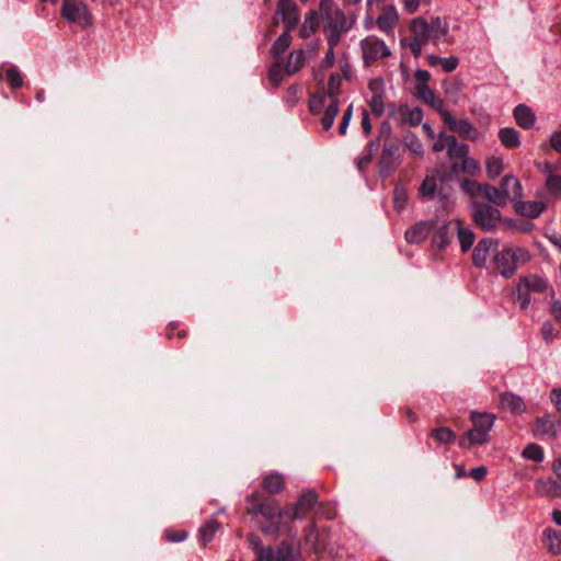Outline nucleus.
<instances>
[{"label": "nucleus", "instance_id": "obj_1", "mask_svg": "<svg viewBox=\"0 0 561 561\" xmlns=\"http://www.w3.org/2000/svg\"><path fill=\"white\" fill-rule=\"evenodd\" d=\"M496 415L490 412L471 411L469 421L472 428L468 430L458 438L460 449H471L474 446H482L490 442V432L492 431Z\"/></svg>", "mask_w": 561, "mask_h": 561}, {"label": "nucleus", "instance_id": "obj_2", "mask_svg": "<svg viewBox=\"0 0 561 561\" xmlns=\"http://www.w3.org/2000/svg\"><path fill=\"white\" fill-rule=\"evenodd\" d=\"M530 260L529 252L524 248L504 247L496 250L490 261L493 273L500 274L504 278H511L518 270V263H526Z\"/></svg>", "mask_w": 561, "mask_h": 561}, {"label": "nucleus", "instance_id": "obj_3", "mask_svg": "<svg viewBox=\"0 0 561 561\" xmlns=\"http://www.w3.org/2000/svg\"><path fill=\"white\" fill-rule=\"evenodd\" d=\"M470 206L472 208L471 219L481 231L494 232L497 225L504 220L500 209L489 203L472 201Z\"/></svg>", "mask_w": 561, "mask_h": 561}, {"label": "nucleus", "instance_id": "obj_4", "mask_svg": "<svg viewBox=\"0 0 561 561\" xmlns=\"http://www.w3.org/2000/svg\"><path fill=\"white\" fill-rule=\"evenodd\" d=\"M402 162L401 141L398 138L383 141L381 154L377 162L378 174L389 178Z\"/></svg>", "mask_w": 561, "mask_h": 561}, {"label": "nucleus", "instance_id": "obj_5", "mask_svg": "<svg viewBox=\"0 0 561 561\" xmlns=\"http://www.w3.org/2000/svg\"><path fill=\"white\" fill-rule=\"evenodd\" d=\"M248 507L247 512L251 517L262 516L265 524H270L275 519L278 510V503L271 496H265L260 492H253L245 497Z\"/></svg>", "mask_w": 561, "mask_h": 561}, {"label": "nucleus", "instance_id": "obj_6", "mask_svg": "<svg viewBox=\"0 0 561 561\" xmlns=\"http://www.w3.org/2000/svg\"><path fill=\"white\" fill-rule=\"evenodd\" d=\"M61 16L82 27L92 25L93 19L88 7L79 0H62Z\"/></svg>", "mask_w": 561, "mask_h": 561}, {"label": "nucleus", "instance_id": "obj_7", "mask_svg": "<svg viewBox=\"0 0 561 561\" xmlns=\"http://www.w3.org/2000/svg\"><path fill=\"white\" fill-rule=\"evenodd\" d=\"M500 247V242L494 238H482L479 240L477 245L472 250V265L480 270H489L491 268L490 261L494 256L497 248Z\"/></svg>", "mask_w": 561, "mask_h": 561}, {"label": "nucleus", "instance_id": "obj_8", "mask_svg": "<svg viewBox=\"0 0 561 561\" xmlns=\"http://www.w3.org/2000/svg\"><path fill=\"white\" fill-rule=\"evenodd\" d=\"M288 508V504H285L283 507H278L277 513L275 514V519L270 524H264L261 527L262 531L271 536L290 535L293 523L297 518L294 517L290 511H287Z\"/></svg>", "mask_w": 561, "mask_h": 561}, {"label": "nucleus", "instance_id": "obj_9", "mask_svg": "<svg viewBox=\"0 0 561 561\" xmlns=\"http://www.w3.org/2000/svg\"><path fill=\"white\" fill-rule=\"evenodd\" d=\"M294 517L297 519H306L308 515L319 504V494L314 489H307L301 492L297 501L294 503H287Z\"/></svg>", "mask_w": 561, "mask_h": 561}, {"label": "nucleus", "instance_id": "obj_10", "mask_svg": "<svg viewBox=\"0 0 561 561\" xmlns=\"http://www.w3.org/2000/svg\"><path fill=\"white\" fill-rule=\"evenodd\" d=\"M277 14H280L282 21L285 24V30L293 31L299 22V10L293 0H278Z\"/></svg>", "mask_w": 561, "mask_h": 561}, {"label": "nucleus", "instance_id": "obj_11", "mask_svg": "<svg viewBox=\"0 0 561 561\" xmlns=\"http://www.w3.org/2000/svg\"><path fill=\"white\" fill-rule=\"evenodd\" d=\"M436 227V220L419 221L405 231L404 238L410 244L421 243L427 239Z\"/></svg>", "mask_w": 561, "mask_h": 561}, {"label": "nucleus", "instance_id": "obj_12", "mask_svg": "<svg viewBox=\"0 0 561 561\" xmlns=\"http://www.w3.org/2000/svg\"><path fill=\"white\" fill-rule=\"evenodd\" d=\"M561 426L560 422H554L550 414H546L543 416H538L535 419L533 434L535 437H550L552 439L557 438L559 427Z\"/></svg>", "mask_w": 561, "mask_h": 561}, {"label": "nucleus", "instance_id": "obj_13", "mask_svg": "<svg viewBox=\"0 0 561 561\" xmlns=\"http://www.w3.org/2000/svg\"><path fill=\"white\" fill-rule=\"evenodd\" d=\"M501 194H503L506 203L508 201L514 202L517 198H523V187L519 180L511 174L504 175L500 185L497 186Z\"/></svg>", "mask_w": 561, "mask_h": 561}, {"label": "nucleus", "instance_id": "obj_14", "mask_svg": "<svg viewBox=\"0 0 561 561\" xmlns=\"http://www.w3.org/2000/svg\"><path fill=\"white\" fill-rule=\"evenodd\" d=\"M546 209V204L538 201L524 202L522 198L514 201V210L516 214L529 218H538Z\"/></svg>", "mask_w": 561, "mask_h": 561}, {"label": "nucleus", "instance_id": "obj_15", "mask_svg": "<svg viewBox=\"0 0 561 561\" xmlns=\"http://www.w3.org/2000/svg\"><path fill=\"white\" fill-rule=\"evenodd\" d=\"M501 409L511 412L514 415H518L525 412L526 404L523 398L514 392L506 391L500 394Z\"/></svg>", "mask_w": 561, "mask_h": 561}, {"label": "nucleus", "instance_id": "obj_16", "mask_svg": "<svg viewBox=\"0 0 561 561\" xmlns=\"http://www.w3.org/2000/svg\"><path fill=\"white\" fill-rule=\"evenodd\" d=\"M453 226H455V219L445 222L435 230L432 242L437 249L445 250L451 243L456 231Z\"/></svg>", "mask_w": 561, "mask_h": 561}, {"label": "nucleus", "instance_id": "obj_17", "mask_svg": "<svg viewBox=\"0 0 561 561\" xmlns=\"http://www.w3.org/2000/svg\"><path fill=\"white\" fill-rule=\"evenodd\" d=\"M513 117L516 124L525 130L533 128L536 123L535 112L526 104L516 105L513 110Z\"/></svg>", "mask_w": 561, "mask_h": 561}, {"label": "nucleus", "instance_id": "obj_18", "mask_svg": "<svg viewBox=\"0 0 561 561\" xmlns=\"http://www.w3.org/2000/svg\"><path fill=\"white\" fill-rule=\"evenodd\" d=\"M419 194L428 201H432L436 194L440 201H446L448 197L447 194L443 193V190L437 191L436 178L433 175H426L423 179L419 187Z\"/></svg>", "mask_w": 561, "mask_h": 561}, {"label": "nucleus", "instance_id": "obj_19", "mask_svg": "<svg viewBox=\"0 0 561 561\" xmlns=\"http://www.w3.org/2000/svg\"><path fill=\"white\" fill-rule=\"evenodd\" d=\"M517 283L529 293H543L548 288V280L538 274L520 276Z\"/></svg>", "mask_w": 561, "mask_h": 561}, {"label": "nucleus", "instance_id": "obj_20", "mask_svg": "<svg viewBox=\"0 0 561 561\" xmlns=\"http://www.w3.org/2000/svg\"><path fill=\"white\" fill-rule=\"evenodd\" d=\"M455 229L457 231V238L460 244L461 252H468L476 240L474 232L462 226V221L460 219H455Z\"/></svg>", "mask_w": 561, "mask_h": 561}, {"label": "nucleus", "instance_id": "obj_21", "mask_svg": "<svg viewBox=\"0 0 561 561\" xmlns=\"http://www.w3.org/2000/svg\"><path fill=\"white\" fill-rule=\"evenodd\" d=\"M305 541L313 551L320 552L325 549V542L321 539L316 522H311L305 528Z\"/></svg>", "mask_w": 561, "mask_h": 561}, {"label": "nucleus", "instance_id": "obj_22", "mask_svg": "<svg viewBox=\"0 0 561 561\" xmlns=\"http://www.w3.org/2000/svg\"><path fill=\"white\" fill-rule=\"evenodd\" d=\"M411 31L414 35L412 39H415V41H419V42L425 43V44H427L430 42V38L432 36L431 30H430V24L424 18H422V16L414 18L411 21Z\"/></svg>", "mask_w": 561, "mask_h": 561}, {"label": "nucleus", "instance_id": "obj_23", "mask_svg": "<svg viewBox=\"0 0 561 561\" xmlns=\"http://www.w3.org/2000/svg\"><path fill=\"white\" fill-rule=\"evenodd\" d=\"M399 15L393 5L383 8L382 12L378 15L376 23L378 27L383 32H389L393 28L398 22Z\"/></svg>", "mask_w": 561, "mask_h": 561}, {"label": "nucleus", "instance_id": "obj_24", "mask_svg": "<svg viewBox=\"0 0 561 561\" xmlns=\"http://www.w3.org/2000/svg\"><path fill=\"white\" fill-rule=\"evenodd\" d=\"M5 79L8 84L16 90L23 87L24 77L16 66H9L8 68H0V80Z\"/></svg>", "mask_w": 561, "mask_h": 561}, {"label": "nucleus", "instance_id": "obj_25", "mask_svg": "<svg viewBox=\"0 0 561 561\" xmlns=\"http://www.w3.org/2000/svg\"><path fill=\"white\" fill-rule=\"evenodd\" d=\"M497 137L506 149H516L520 146V137L517 129L513 127H503L499 130Z\"/></svg>", "mask_w": 561, "mask_h": 561}, {"label": "nucleus", "instance_id": "obj_26", "mask_svg": "<svg viewBox=\"0 0 561 561\" xmlns=\"http://www.w3.org/2000/svg\"><path fill=\"white\" fill-rule=\"evenodd\" d=\"M261 485L268 494H277L284 490L285 481L282 474L273 472L263 478Z\"/></svg>", "mask_w": 561, "mask_h": 561}, {"label": "nucleus", "instance_id": "obj_27", "mask_svg": "<svg viewBox=\"0 0 561 561\" xmlns=\"http://www.w3.org/2000/svg\"><path fill=\"white\" fill-rule=\"evenodd\" d=\"M479 187L482 188L481 195L489 202V204H493V206L496 208L507 205L503 194H501L496 186H493L489 183H483L482 186Z\"/></svg>", "mask_w": 561, "mask_h": 561}, {"label": "nucleus", "instance_id": "obj_28", "mask_svg": "<svg viewBox=\"0 0 561 561\" xmlns=\"http://www.w3.org/2000/svg\"><path fill=\"white\" fill-rule=\"evenodd\" d=\"M320 23H319V14L317 11L311 10L309 11L306 16L305 21L299 30V35L302 38L310 37L319 30Z\"/></svg>", "mask_w": 561, "mask_h": 561}, {"label": "nucleus", "instance_id": "obj_29", "mask_svg": "<svg viewBox=\"0 0 561 561\" xmlns=\"http://www.w3.org/2000/svg\"><path fill=\"white\" fill-rule=\"evenodd\" d=\"M379 41H365L362 43L363 61L366 67L371 66L375 61L380 59V49L378 48Z\"/></svg>", "mask_w": 561, "mask_h": 561}, {"label": "nucleus", "instance_id": "obj_30", "mask_svg": "<svg viewBox=\"0 0 561 561\" xmlns=\"http://www.w3.org/2000/svg\"><path fill=\"white\" fill-rule=\"evenodd\" d=\"M428 435L442 445H451L456 440L458 442L456 433L447 426L435 427L431 430Z\"/></svg>", "mask_w": 561, "mask_h": 561}, {"label": "nucleus", "instance_id": "obj_31", "mask_svg": "<svg viewBox=\"0 0 561 561\" xmlns=\"http://www.w3.org/2000/svg\"><path fill=\"white\" fill-rule=\"evenodd\" d=\"M291 31L285 30L272 44V47L270 49V54L273 58L279 59L282 55L288 49L290 43H291Z\"/></svg>", "mask_w": 561, "mask_h": 561}, {"label": "nucleus", "instance_id": "obj_32", "mask_svg": "<svg viewBox=\"0 0 561 561\" xmlns=\"http://www.w3.org/2000/svg\"><path fill=\"white\" fill-rule=\"evenodd\" d=\"M220 527V523L215 518H210L203 526H201L198 529V538L204 547L214 539L217 530Z\"/></svg>", "mask_w": 561, "mask_h": 561}, {"label": "nucleus", "instance_id": "obj_33", "mask_svg": "<svg viewBox=\"0 0 561 561\" xmlns=\"http://www.w3.org/2000/svg\"><path fill=\"white\" fill-rule=\"evenodd\" d=\"M305 64V53L302 49L294 50L288 55L285 66V73L293 76L297 73Z\"/></svg>", "mask_w": 561, "mask_h": 561}, {"label": "nucleus", "instance_id": "obj_34", "mask_svg": "<svg viewBox=\"0 0 561 561\" xmlns=\"http://www.w3.org/2000/svg\"><path fill=\"white\" fill-rule=\"evenodd\" d=\"M450 148L447 150V158L463 160L469 156V146L465 142H458L455 136H449Z\"/></svg>", "mask_w": 561, "mask_h": 561}, {"label": "nucleus", "instance_id": "obj_35", "mask_svg": "<svg viewBox=\"0 0 561 561\" xmlns=\"http://www.w3.org/2000/svg\"><path fill=\"white\" fill-rule=\"evenodd\" d=\"M324 21L327 28H337L342 31H350L352 28V24L347 23L345 13L339 8L334 9L330 20Z\"/></svg>", "mask_w": 561, "mask_h": 561}, {"label": "nucleus", "instance_id": "obj_36", "mask_svg": "<svg viewBox=\"0 0 561 561\" xmlns=\"http://www.w3.org/2000/svg\"><path fill=\"white\" fill-rule=\"evenodd\" d=\"M431 35L433 36L434 42L439 41L443 37H446L449 32V25L445 19L439 16L432 18L428 22Z\"/></svg>", "mask_w": 561, "mask_h": 561}, {"label": "nucleus", "instance_id": "obj_37", "mask_svg": "<svg viewBox=\"0 0 561 561\" xmlns=\"http://www.w3.org/2000/svg\"><path fill=\"white\" fill-rule=\"evenodd\" d=\"M543 537L547 540V547L552 554L561 556V531L553 528H546Z\"/></svg>", "mask_w": 561, "mask_h": 561}, {"label": "nucleus", "instance_id": "obj_38", "mask_svg": "<svg viewBox=\"0 0 561 561\" xmlns=\"http://www.w3.org/2000/svg\"><path fill=\"white\" fill-rule=\"evenodd\" d=\"M328 95L325 94L324 90H318L317 92L310 94L309 101H308V108L309 112L312 115H318L322 112Z\"/></svg>", "mask_w": 561, "mask_h": 561}, {"label": "nucleus", "instance_id": "obj_39", "mask_svg": "<svg viewBox=\"0 0 561 561\" xmlns=\"http://www.w3.org/2000/svg\"><path fill=\"white\" fill-rule=\"evenodd\" d=\"M398 110L402 115L408 116L407 122L410 126L415 127L422 123L424 113L421 107L416 106L410 110L407 104H401Z\"/></svg>", "mask_w": 561, "mask_h": 561}, {"label": "nucleus", "instance_id": "obj_40", "mask_svg": "<svg viewBox=\"0 0 561 561\" xmlns=\"http://www.w3.org/2000/svg\"><path fill=\"white\" fill-rule=\"evenodd\" d=\"M340 112V101H331L327 106L321 124L324 130L331 129L334 124V119Z\"/></svg>", "mask_w": 561, "mask_h": 561}, {"label": "nucleus", "instance_id": "obj_41", "mask_svg": "<svg viewBox=\"0 0 561 561\" xmlns=\"http://www.w3.org/2000/svg\"><path fill=\"white\" fill-rule=\"evenodd\" d=\"M278 561H299L300 556L288 541H282L277 549Z\"/></svg>", "mask_w": 561, "mask_h": 561}, {"label": "nucleus", "instance_id": "obj_42", "mask_svg": "<svg viewBox=\"0 0 561 561\" xmlns=\"http://www.w3.org/2000/svg\"><path fill=\"white\" fill-rule=\"evenodd\" d=\"M485 171L490 180H495L503 171V160L495 156L488 157Z\"/></svg>", "mask_w": 561, "mask_h": 561}, {"label": "nucleus", "instance_id": "obj_43", "mask_svg": "<svg viewBox=\"0 0 561 561\" xmlns=\"http://www.w3.org/2000/svg\"><path fill=\"white\" fill-rule=\"evenodd\" d=\"M522 456L525 459L533 460L535 462H541L545 458V451L540 445H538L536 443H529L523 449Z\"/></svg>", "mask_w": 561, "mask_h": 561}, {"label": "nucleus", "instance_id": "obj_44", "mask_svg": "<svg viewBox=\"0 0 561 561\" xmlns=\"http://www.w3.org/2000/svg\"><path fill=\"white\" fill-rule=\"evenodd\" d=\"M341 84L342 79L339 73H331L328 81L327 90H324L328 98L331 99V101H339V95L341 93Z\"/></svg>", "mask_w": 561, "mask_h": 561}, {"label": "nucleus", "instance_id": "obj_45", "mask_svg": "<svg viewBox=\"0 0 561 561\" xmlns=\"http://www.w3.org/2000/svg\"><path fill=\"white\" fill-rule=\"evenodd\" d=\"M409 201V194L403 185H396L393 190V204L398 211L403 210L407 207Z\"/></svg>", "mask_w": 561, "mask_h": 561}, {"label": "nucleus", "instance_id": "obj_46", "mask_svg": "<svg viewBox=\"0 0 561 561\" xmlns=\"http://www.w3.org/2000/svg\"><path fill=\"white\" fill-rule=\"evenodd\" d=\"M545 187L550 195L561 199V174L547 176Z\"/></svg>", "mask_w": 561, "mask_h": 561}, {"label": "nucleus", "instance_id": "obj_47", "mask_svg": "<svg viewBox=\"0 0 561 561\" xmlns=\"http://www.w3.org/2000/svg\"><path fill=\"white\" fill-rule=\"evenodd\" d=\"M503 224H505V226L510 229H516L517 231L522 232V233H529L534 230L535 228V225L529 221V220H520V221H517L515 219H512V218H505L504 217V220H503Z\"/></svg>", "mask_w": 561, "mask_h": 561}, {"label": "nucleus", "instance_id": "obj_48", "mask_svg": "<svg viewBox=\"0 0 561 561\" xmlns=\"http://www.w3.org/2000/svg\"><path fill=\"white\" fill-rule=\"evenodd\" d=\"M455 133H458L463 139L474 140L476 129L468 119H459Z\"/></svg>", "mask_w": 561, "mask_h": 561}, {"label": "nucleus", "instance_id": "obj_49", "mask_svg": "<svg viewBox=\"0 0 561 561\" xmlns=\"http://www.w3.org/2000/svg\"><path fill=\"white\" fill-rule=\"evenodd\" d=\"M482 184L483 183H479V182L468 179V178H463L460 181L461 190L470 197L481 195L482 188H480L479 186H482Z\"/></svg>", "mask_w": 561, "mask_h": 561}, {"label": "nucleus", "instance_id": "obj_50", "mask_svg": "<svg viewBox=\"0 0 561 561\" xmlns=\"http://www.w3.org/2000/svg\"><path fill=\"white\" fill-rule=\"evenodd\" d=\"M462 172L470 175L476 176L481 172L480 163L472 157H467L461 161Z\"/></svg>", "mask_w": 561, "mask_h": 561}, {"label": "nucleus", "instance_id": "obj_51", "mask_svg": "<svg viewBox=\"0 0 561 561\" xmlns=\"http://www.w3.org/2000/svg\"><path fill=\"white\" fill-rule=\"evenodd\" d=\"M267 77L273 88L277 89L282 84L284 77L282 67L278 62H275L270 67Z\"/></svg>", "mask_w": 561, "mask_h": 561}, {"label": "nucleus", "instance_id": "obj_52", "mask_svg": "<svg viewBox=\"0 0 561 561\" xmlns=\"http://www.w3.org/2000/svg\"><path fill=\"white\" fill-rule=\"evenodd\" d=\"M540 334L546 344H550L558 336V331L550 320H546L541 324Z\"/></svg>", "mask_w": 561, "mask_h": 561}, {"label": "nucleus", "instance_id": "obj_53", "mask_svg": "<svg viewBox=\"0 0 561 561\" xmlns=\"http://www.w3.org/2000/svg\"><path fill=\"white\" fill-rule=\"evenodd\" d=\"M515 300L518 302L522 310H526L530 302V293L526 290L525 288H522V286L517 283L516 284V290L514 293Z\"/></svg>", "mask_w": 561, "mask_h": 561}, {"label": "nucleus", "instance_id": "obj_54", "mask_svg": "<svg viewBox=\"0 0 561 561\" xmlns=\"http://www.w3.org/2000/svg\"><path fill=\"white\" fill-rule=\"evenodd\" d=\"M542 489L550 497H561V483L554 479L549 478L542 481Z\"/></svg>", "mask_w": 561, "mask_h": 561}, {"label": "nucleus", "instance_id": "obj_55", "mask_svg": "<svg viewBox=\"0 0 561 561\" xmlns=\"http://www.w3.org/2000/svg\"><path fill=\"white\" fill-rule=\"evenodd\" d=\"M383 99H385V96L376 94V95H371L370 100L368 101L370 111L376 117H380L385 113Z\"/></svg>", "mask_w": 561, "mask_h": 561}, {"label": "nucleus", "instance_id": "obj_56", "mask_svg": "<svg viewBox=\"0 0 561 561\" xmlns=\"http://www.w3.org/2000/svg\"><path fill=\"white\" fill-rule=\"evenodd\" d=\"M415 96L428 105V103L433 101L435 92L430 88V85H415Z\"/></svg>", "mask_w": 561, "mask_h": 561}, {"label": "nucleus", "instance_id": "obj_57", "mask_svg": "<svg viewBox=\"0 0 561 561\" xmlns=\"http://www.w3.org/2000/svg\"><path fill=\"white\" fill-rule=\"evenodd\" d=\"M301 92V87L298 84H291L287 88L285 100L291 106L296 105Z\"/></svg>", "mask_w": 561, "mask_h": 561}, {"label": "nucleus", "instance_id": "obj_58", "mask_svg": "<svg viewBox=\"0 0 561 561\" xmlns=\"http://www.w3.org/2000/svg\"><path fill=\"white\" fill-rule=\"evenodd\" d=\"M330 33L327 36V43L329 49H333L339 45L341 41V36L343 33H346L347 31H342L337 28H329Z\"/></svg>", "mask_w": 561, "mask_h": 561}, {"label": "nucleus", "instance_id": "obj_59", "mask_svg": "<svg viewBox=\"0 0 561 561\" xmlns=\"http://www.w3.org/2000/svg\"><path fill=\"white\" fill-rule=\"evenodd\" d=\"M368 89L373 95L379 94L385 96V82L383 79L378 77L370 79L368 82Z\"/></svg>", "mask_w": 561, "mask_h": 561}, {"label": "nucleus", "instance_id": "obj_60", "mask_svg": "<svg viewBox=\"0 0 561 561\" xmlns=\"http://www.w3.org/2000/svg\"><path fill=\"white\" fill-rule=\"evenodd\" d=\"M255 553L259 561H274L275 551L271 546H263Z\"/></svg>", "mask_w": 561, "mask_h": 561}, {"label": "nucleus", "instance_id": "obj_61", "mask_svg": "<svg viewBox=\"0 0 561 561\" xmlns=\"http://www.w3.org/2000/svg\"><path fill=\"white\" fill-rule=\"evenodd\" d=\"M334 8V0H320L319 10L323 20H330Z\"/></svg>", "mask_w": 561, "mask_h": 561}, {"label": "nucleus", "instance_id": "obj_62", "mask_svg": "<svg viewBox=\"0 0 561 561\" xmlns=\"http://www.w3.org/2000/svg\"><path fill=\"white\" fill-rule=\"evenodd\" d=\"M459 65V59L456 56L442 57L439 66H442L445 72H453Z\"/></svg>", "mask_w": 561, "mask_h": 561}, {"label": "nucleus", "instance_id": "obj_63", "mask_svg": "<svg viewBox=\"0 0 561 561\" xmlns=\"http://www.w3.org/2000/svg\"><path fill=\"white\" fill-rule=\"evenodd\" d=\"M449 136L450 135H446L444 131H442L438 136V139L433 145V150L435 152H440L444 149L449 150V148H450Z\"/></svg>", "mask_w": 561, "mask_h": 561}, {"label": "nucleus", "instance_id": "obj_64", "mask_svg": "<svg viewBox=\"0 0 561 561\" xmlns=\"http://www.w3.org/2000/svg\"><path fill=\"white\" fill-rule=\"evenodd\" d=\"M550 147L561 154V129L556 130L551 134L550 140H549Z\"/></svg>", "mask_w": 561, "mask_h": 561}]
</instances>
